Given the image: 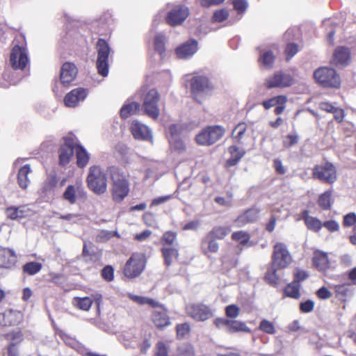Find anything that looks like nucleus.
Masks as SVG:
<instances>
[{
    "label": "nucleus",
    "mask_w": 356,
    "mask_h": 356,
    "mask_svg": "<svg viewBox=\"0 0 356 356\" xmlns=\"http://www.w3.org/2000/svg\"><path fill=\"white\" fill-rule=\"evenodd\" d=\"M107 172L111 181V194L115 203H121L129 194V174L117 166L108 168Z\"/></svg>",
    "instance_id": "obj_1"
},
{
    "label": "nucleus",
    "mask_w": 356,
    "mask_h": 356,
    "mask_svg": "<svg viewBox=\"0 0 356 356\" xmlns=\"http://www.w3.org/2000/svg\"><path fill=\"white\" fill-rule=\"evenodd\" d=\"M86 181L88 189L95 195H103L107 191V175L99 165H94L89 168Z\"/></svg>",
    "instance_id": "obj_2"
},
{
    "label": "nucleus",
    "mask_w": 356,
    "mask_h": 356,
    "mask_svg": "<svg viewBox=\"0 0 356 356\" xmlns=\"http://www.w3.org/2000/svg\"><path fill=\"white\" fill-rule=\"evenodd\" d=\"M191 95L198 104H202L206 96L210 95L214 86L209 77L204 75H195L190 80Z\"/></svg>",
    "instance_id": "obj_3"
},
{
    "label": "nucleus",
    "mask_w": 356,
    "mask_h": 356,
    "mask_svg": "<svg viewBox=\"0 0 356 356\" xmlns=\"http://www.w3.org/2000/svg\"><path fill=\"white\" fill-rule=\"evenodd\" d=\"M312 178L323 184L332 185L338 179L337 169L335 165L330 161L316 164L312 168Z\"/></svg>",
    "instance_id": "obj_4"
},
{
    "label": "nucleus",
    "mask_w": 356,
    "mask_h": 356,
    "mask_svg": "<svg viewBox=\"0 0 356 356\" xmlns=\"http://www.w3.org/2000/svg\"><path fill=\"white\" fill-rule=\"evenodd\" d=\"M147 259L144 253L134 252L126 261L122 273L129 279L139 277L145 268Z\"/></svg>",
    "instance_id": "obj_5"
},
{
    "label": "nucleus",
    "mask_w": 356,
    "mask_h": 356,
    "mask_svg": "<svg viewBox=\"0 0 356 356\" xmlns=\"http://www.w3.org/2000/svg\"><path fill=\"white\" fill-rule=\"evenodd\" d=\"M96 50L97 52L96 60L97 72L99 75L105 77L108 74L109 56L111 49L106 40L99 38L96 44Z\"/></svg>",
    "instance_id": "obj_6"
},
{
    "label": "nucleus",
    "mask_w": 356,
    "mask_h": 356,
    "mask_svg": "<svg viewBox=\"0 0 356 356\" xmlns=\"http://www.w3.org/2000/svg\"><path fill=\"white\" fill-rule=\"evenodd\" d=\"M314 77L320 85L325 88H338L341 85L340 76L332 68L319 67L314 71Z\"/></svg>",
    "instance_id": "obj_7"
},
{
    "label": "nucleus",
    "mask_w": 356,
    "mask_h": 356,
    "mask_svg": "<svg viewBox=\"0 0 356 356\" xmlns=\"http://www.w3.org/2000/svg\"><path fill=\"white\" fill-rule=\"evenodd\" d=\"M293 262V257L286 244L277 242L273 245L271 255V264L278 268H286Z\"/></svg>",
    "instance_id": "obj_8"
},
{
    "label": "nucleus",
    "mask_w": 356,
    "mask_h": 356,
    "mask_svg": "<svg viewBox=\"0 0 356 356\" xmlns=\"http://www.w3.org/2000/svg\"><path fill=\"white\" fill-rule=\"evenodd\" d=\"M225 132V129L221 126H208L196 135L195 140L201 145H211L219 140Z\"/></svg>",
    "instance_id": "obj_9"
},
{
    "label": "nucleus",
    "mask_w": 356,
    "mask_h": 356,
    "mask_svg": "<svg viewBox=\"0 0 356 356\" xmlns=\"http://www.w3.org/2000/svg\"><path fill=\"white\" fill-rule=\"evenodd\" d=\"M160 95L157 90L151 89L144 96L142 108L144 114L156 120L159 116Z\"/></svg>",
    "instance_id": "obj_10"
},
{
    "label": "nucleus",
    "mask_w": 356,
    "mask_h": 356,
    "mask_svg": "<svg viewBox=\"0 0 356 356\" xmlns=\"http://www.w3.org/2000/svg\"><path fill=\"white\" fill-rule=\"evenodd\" d=\"M293 78L289 74L283 71H277L272 76H268L264 81V86L267 89L285 88L293 84Z\"/></svg>",
    "instance_id": "obj_11"
},
{
    "label": "nucleus",
    "mask_w": 356,
    "mask_h": 356,
    "mask_svg": "<svg viewBox=\"0 0 356 356\" xmlns=\"http://www.w3.org/2000/svg\"><path fill=\"white\" fill-rule=\"evenodd\" d=\"M186 312L195 321H205L213 317L211 307L202 302L192 303L186 306Z\"/></svg>",
    "instance_id": "obj_12"
},
{
    "label": "nucleus",
    "mask_w": 356,
    "mask_h": 356,
    "mask_svg": "<svg viewBox=\"0 0 356 356\" xmlns=\"http://www.w3.org/2000/svg\"><path fill=\"white\" fill-rule=\"evenodd\" d=\"M63 140L64 143L58 150V164L60 166H65L70 162L76 146V143L72 137H64Z\"/></svg>",
    "instance_id": "obj_13"
},
{
    "label": "nucleus",
    "mask_w": 356,
    "mask_h": 356,
    "mask_svg": "<svg viewBox=\"0 0 356 356\" xmlns=\"http://www.w3.org/2000/svg\"><path fill=\"white\" fill-rule=\"evenodd\" d=\"M10 62L13 69L24 70L29 63L26 49L24 47L15 45L11 50Z\"/></svg>",
    "instance_id": "obj_14"
},
{
    "label": "nucleus",
    "mask_w": 356,
    "mask_h": 356,
    "mask_svg": "<svg viewBox=\"0 0 356 356\" xmlns=\"http://www.w3.org/2000/svg\"><path fill=\"white\" fill-rule=\"evenodd\" d=\"M63 197L70 204H74L78 200H85L87 197V192L81 183H76L67 186Z\"/></svg>",
    "instance_id": "obj_15"
},
{
    "label": "nucleus",
    "mask_w": 356,
    "mask_h": 356,
    "mask_svg": "<svg viewBox=\"0 0 356 356\" xmlns=\"http://www.w3.org/2000/svg\"><path fill=\"white\" fill-rule=\"evenodd\" d=\"M189 15L188 8L186 6H175L165 17V22L171 26L181 25Z\"/></svg>",
    "instance_id": "obj_16"
},
{
    "label": "nucleus",
    "mask_w": 356,
    "mask_h": 356,
    "mask_svg": "<svg viewBox=\"0 0 356 356\" xmlns=\"http://www.w3.org/2000/svg\"><path fill=\"white\" fill-rule=\"evenodd\" d=\"M89 90L87 88L81 87L74 88L65 95L63 99L64 104L67 107L75 108L86 99Z\"/></svg>",
    "instance_id": "obj_17"
},
{
    "label": "nucleus",
    "mask_w": 356,
    "mask_h": 356,
    "mask_svg": "<svg viewBox=\"0 0 356 356\" xmlns=\"http://www.w3.org/2000/svg\"><path fill=\"white\" fill-rule=\"evenodd\" d=\"M23 320V313L12 309L0 314V324L4 327L17 326Z\"/></svg>",
    "instance_id": "obj_18"
},
{
    "label": "nucleus",
    "mask_w": 356,
    "mask_h": 356,
    "mask_svg": "<svg viewBox=\"0 0 356 356\" xmlns=\"http://www.w3.org/2000/svg\"><path fill=\"white\" fill-rule=\"evenodd\" d=\"M78 74V69L76 65L72 62H65L63 64L60 72V80L64 86H69L76 79Z\"/></svg>",
    "instance_id": "obj_19"
},
{
    "label": "nucleus",
    "mask_w": 356,
    "mask_h": 356,
    "mask_svg": "<svg viewBox=\"0 0 356 356\" xmlns=\"http://www.w3.org/2000/svg\"><path fill=\"white\" fill-rule=\"evenodd\" d=\"M314 268L319 272L325 273L330 268V261L327 252L315 250L312 259Z\"/></svg>",
    "instance_id": "obj_20"
},
{
    "label": "nucleus",
    "mask_w": 356,
    "mask_h": 356,
    "mask_svg": "<svg viewBox=\"0 0 356 356\" xmlns=\"http://www.w3.org/2000/svg\"><path fill=\"white\" fill-rule=\"evenodd\" d=\"M287 101L288 99L286 95H277L267 100H264L262 102V106L266 110L276 106L274 109V113L275 115H280L284 111Z\"/></svg>",
    "instance_id": "obj_21"
},
{
    "label": "nucleus",
    "mask_w": 356,
    "mask_h": 356,
    "mask_svg": "<svg viewBox=\"0 0 356 356\" xmlns=\"http://www.w3.org/2000/svg\"><path fill=\"white\" fill-rule=\"evenodd\" d=\"M160 310H154L152 314V321L156 327L163 330L171 324L170 319L167 314V309L160 305Z\"/></svg>",
    "instance_id": "obj_22"
},
{
    "label": "nucleus",
    "mask_w": 356,
    "mask_h": 356,
    "mask_svg": "<svg viewBox=\"0 0 356 356\" xmlns=\"http://www.w3.org/2000/svg\"><path fill=\"white\" fill-rule=\"evenodd\" d=\"M17 262V254L8 248L0 245V268H10Z\"/></svg>",
    "instance_id": "obj_23"
},
{
    "label": "nucleus",
    "mask_w": 356,
    "mask_h": 356,
    "mask_svg": "<svg viewBox=\"0 0 356 356\" xmlns=\"http://www.w3.org/2000/svg\"><path fill=\"white\" fill-rule=\"evenodd\" d=\"M350 60V51L348 47H338L333 53L332 63L336 66H346Z\"/></svg>",
    "instance_id": "obj_24"
},
{
    "label": "nucleus",
    "mask_w": 356,
    "mask_h": 356,
    "mask_svg": "<svg viewBox=\"0 0 356 356\" xmlns=\"http://www.w3.org/2000/svg\"><path fill=\"white\" fill-rule=\"evenodd\" d=\"M197 49V42L195 40L192 39L179 46L175 52L179 58H186L192 56Z\"/></svg>",
    "instance_id": "obj_25"
},
{
    "label": "nucleus",
    "mask_w": 356,
    "mask_h": 356,
    "mask_svg": "<svg viewBox=\"0 0 356 356\" xmlns=\"http://www.w3.org/2000/svg\"><path fill=\"white\" fill-rule=\"evenodd\" d=\"M200 249L202 253L210 257L211 254L217 253L219 250V244L216 241L207 234L201 240Z\"/></svg>",
    "instance_id": "obj_26"
},
{
    "label": "nucleus",
    "mask_w": 356,
    "mask_h": 356,
    "mask_svg": "<svg viewBox=\"0 0 356 356\" xmlns=\"http://www.w3.org/2000/svg\"><path fill=\"white\" fill-rule=\"evenodd\" d=\"M258 210L254 209H248L234 220V223L238 227H244L248 224L255 222L258 218Z\"/></svg>",
    "instance_id": "obj_27"
},
{
    "label": "nucleus",
    "mask_w": 356,
    "mask_h": 356,
    "mask_svg": "<svg viewBox=\"0 0 356 356\" xmlns=\"http://www.w3.org/2000/svg\"><path fill=\"white\" fill-rule=\"evenodd\" d=\"M301 218L304 221L306 227L314 232H318L323 227L322 222L316 217L309 216L308 210L302 211Z\"/></svg>",
    "instance_id": "obj_28"
},
{
    "label": "nucleus",
    "mask_w": 356,
    "mask_h": 356,
    "mask_svg": "<svg viewBox=\"0 0 356 356\" xmlns=\"http://www.w3.org/2000/svg\"><path fill=\"white\" fill-rule=\"evenodd\" d=\"M231 157L228 159L225 164L227 168L236 165L245 154V151L236 145H231L228 148Z\"/></svg>",
    "instance_id": "obj_29"
},
{
    "label": "nucleus",
    "mask_w": 356,
    "mask_h": 356,
    "mask_svg": "<svg viewBox=\"0 0 356 356\" xmlns=\"http://www.w3.org/2000/svg\"><path fill=\"white\" fill-rule=\"evenodd\" d=\"M32 172L31 165L29 164H25L22 166L17 172V181L19 186L25 190L28 188L31 183L29 175Z\"/></svg>",
    "instance_id": "obj_30"
},
{
    "label": "nucleus",
    "mask_w": 356,
    "mask_h": 356,
    "mask_svg": "<svg viewBox=\"0 0 356 356\" xmlns=\"http://www.w3.org/2000/svg\"><path fill=\"white\" fill-rule=\"evenodd\" d=\"M30 210L26 206L19 207L11 206L6 209L5 213L8 218L10 220H17L24 218L29 216Z\"/></svg>",
    "instance_id": "obj_31"
},
{
    "label": "nucleus",
    "mask_w": 356,
    "mask_h": 356,
    "mask_svg": "<svg viewBox=\"0 0 356 356\" xmlns=\"http://www.w3.org/2000/svg\"><path fill=\"white\" fill-rule=\"evenodd\" d=\"M284 268H278L276 266H273L271 264L264 275V280L269 285L277 287L281 283V277L278 274V270H283Z\"/></svg>",
    "instance_id": "obj_32"
},
{
    "label": "nucleus",
    "mask_w": 356,
    "mask_h": 356,
    "mask_svg": "<svg viewBox=\"0 0 356 356\" xmlns=\"http://www.w3.org/2000/svg\"><path fill=\"white\" fill-rule=\"evenodd\" d=\"M131 132L136 139H147L150 136V131L147 127L138 122H134L131 125Z\"/></svg>",
    "instance_id": "obj_33"
},
{
    "label": "nucleus",
    "mask_w": 356,
    "mask_h": 356,
    "mask_svg": "<svg viewBox=\"0 0 356 356\" xmlns=\"http://www.w3.org/2000/svg\"><path fill=\"white\" fill-rule=\"evenodd\" d=\"M140 104L136 102L124 104L120 111V115L123 119H127L131 115H137L140 112Z\"/></svg>",
    "instance_id": "obj_34"
},
{
    "label": "nucleus",
    "mask_w": 356,
    "mask_h": 356,
    "mask_svg": "<svg viewBox=\"0 0 356 356\" xmlns=\"http://www.w3.org/2000/svg\"><path fill=\"white\" fill-rule=\"evenodd\" d=\"M161 252L166 266H170L173 259H177L179 256V249L177 247L161 248Z\"/></svg>",
    "instance_id": "obj_35"
},
{
    "label": "nucleus",
    "mask_w": 356,
    "mask_h": 356,
    "mask_svg": "<svg viewBox=\"0 0 356 356\" xmlns=\"http://www.w3.org/2000/svg\"><path fill=\"white\" fill-rule=\"evenodd\" d=\"M75 153L77 166L80 168H85L90 160L89 154L81 145L78 143H76Z\"/></svg>",
    "instance_id": "obj_36"
},
{
    "label": "nucleus",
    "mask_w": 356,
    "mask_h": 356,
    "mask_svg": "<svg viewBox=\"0 0 356 356\" xmlns=\"http://www.w3.org/2000/svg\"><path fill=\"white\" fill-rule=\"evenodd\" d=\"M300 284L291 282L286 284L283 290L284 297L298 300L300 298Z\"/></svg>",
    "instance_id": "obj_37"
},
{
    "label": "nucleus",
    "mask_w": 356,
    "mask_h": 356,
    "mask_svg": "<svg viewBox=\"0 0 356 356\" xmlns=\"http://www.w3.org/2000/svg\"><path fill=\"white\" fill-rule=\"evenodd\" d=\"M230 232V228L227 226H215L207 234L216 240H223Z\"/></svg>",
    "instance_id": "obj_38"
},
{
    "label": "nucleus",
    "mask_w": 356,
    "mask_h": 356,
    "mask_svg": "<svg viewBox=\"0 0 356 356\" xmlns=\"http://www.w3.org/2000/svg\"><path fill=\"white\" fill-rule=\"evenodd\" d=\"M332 191L331 189L325 191L318 196L317 203L318 207L323 210H330L332 207L331 197Z\"/></svg>",
    "instance_id": "obj_39"
},
{
    "label": "nucleus",
    "mask_w": 356,
    "mask_h": 356,
    "mask_svg": "<svg viewBox=\"0 0 356 356\" xmlns=\"http://www.w3.org/2000/svg\"><path fill=\"white\" fill-rule=\"evenodd\" d=\"M128 297L133 302L140 305H149L153 308H156L160 306L159 302L152 298L134 295L131 293H129Z\"/></svg>",
    "instance_id": "obj_40"
},
{
    "label": "nucleus",
    "mask_w": 356,
    "mask_h": 356,
    "mask_svg": "<svg viewBox=\"0 0 356 356\" xmlns=\"http://www.w3.org/2000/svg\"><path fill=\"white\" fill-rule=\"evenodd\" d=\"M248 129V124L245 122H239L234 128L232 132V138L238 143H241L244 138Z\"/></svg>",
    "instance_id": "obj_41"
},
{
    "label": "nucleus",
    "mask_w": 356,
    "mask_h": 356,
    "mask_svg": "<svg viewBox=\"0 0 356 356\" xmlns=\"http://www.w3.org/2000/svg\"><path fill=\"white\" fill-rule=\"evenodd\" d=\"M177 233L172 231L165 232L160 240L161 248L176 247L175 243L177 240Z\"/></svg>",
    "instance_id": "obj_42"
},
{
    "label": "nucleus",
    "mask_w": 356,
    "mask_h": 356,
    "mask_svg": "<svg viewBox=\"0 0 356 356\" xmlns=\"http://www.w3.org/2000/svg\"><path fill=\"white\" fill-rule=\"evenodd\" d=\"M231 238L240 245L245 246L248 245L250 242V235L248 232L243 230L236 231L232 234Z\"/></svg>",
    "instance_id": "obj_43"
},
{
    "label": "nucleus",
    "mask_w": 356,
    "mask_h": 356,
    "mask_svg": "<svg viewBox=\"0 0 356 356\" xmlns=\"http://www.w3.org/2000/svg\"><path fill=\"white\" fill-rule=\"evenodd\" d=\"M275 60V56L272 51H266L264 52L259 58V63L264 67L270 69L273 67Z\"/></svg>",
    "instance_id": "obj_44"
},
{
    "label": "nucleus",
    "mask_w": 356,
    "mask_h": 356,
    "mask_svg": "<svg viewBox=\"0 0 356 356\" xmlns=\"http://www.w3.org/2000/svg\"><path fill=\"white\" fill-rule=\"evenodd\" d=\"M93 300L90 297H76L73 300L74 305L76 308L83 311H88L90 309Z\"/></svg>",
    "instance_id": "obj_45"
},
{
    "label": "nucleus",
    "mask_w": 356,
    "mask_h": 356,
    "mask_svg": "<svg viewBox=\"0 0 356 356\" xmlns=\"http://www.w3.org/2000/svg\"><path fill=\"white\" fill-rule=\"evenodd\" d=\"M348 286L349 283H344L341 284H336L333 286L335 297L343 302H345L346 297L349 293Z\"/></svg>",
    "instance_id": "obj_46"
},
{
    "label": "nucleus",
    "mask_w": 356,
    "mask_h": 356,
    "mask_svg": "<svg viewBox=\"0 0 356 356\" xmlns=\"http://www.w3.org/2000/svg\"><path fill=\"white\" fill-rule=\"evenodd\" d=\"M42 266L40 263L36 261H30L26 263L22 266L23 273L29 275H33L41 270Z\"/></svg>",
    "instance_id": "obj_47"
},
{
    "label": "nucleus",
    "mask_w": 356,
    "mask_h": 356,
    "mask_svg": "<svg viewBox=\"0 0 356 356\" xmlns=\"http://www.w3.org/2000/svg\"><path fill=\"white\" fill-rule=\"evenodd\" d=\"M154 47L155 51L163 55L165 51V36L159 33L154 38Z\"/></svg>",
    "instance_id": "obj_48"
},
{
    "label": "nucleus",
    "mask_w": 356,
    "mask_h": 356,
    "mask_svg": "<svg viewBox=\"0 0 356 356\" xmlns=\"http://www.w3.org/2000/svg\"><path fill=\"white\" fill-rule=\"evenodd\" d=\"M3 337L6 339L10 341V342H15L19 345L24 340V335L21 330L9 332L6 333Z\"/></svg>",
    "instance_id": "obj_49"
},
{
    "label": "nucleus",
    "mask_w": 356,
    "mask_h": 356,
    "mask_svg": "<svg viewBox=\"0 0 356 356\" xmlns=\"http://www.w3.org/2000/svg\"><path fill=\"white\" fill-rule=\"evenodd\" d=\"M19 344L10 342L2 350V356H19Z\"/></svg>",
    "instance_id": "obj_50"
},
{
    "label": "nucleus",
    "mask_w": 356,
    "mask_h": 356,
    "mask_svg": "<svg viewBox=\"0 0 356 356\" xmlns=\"http://www.w3.org/2000/svg\"><path fill=\"white\" fill-rule=\"evenodd\" d=\"M247 330H248V328L247 327L245 323L236 320H229V326L227 329V331L229 332L234 333Z\"/></svg>",
    "instance_id": "obj_51"
},
{
    "label": "nucleus",
    "mask_w": 356,
    "mask_h": 356,
    "mask_svg": "<svg viewBox=\"0 0 356 356\" xmlns=\"http://www.w3.org/2000/svg\"><path fill=\"white\" fill-rule=\"evenodd\" d=\"M259 329L261 332L268 334H274L276 332L274 323L266 319H263L261 321L259 325Z\"/></svg>",
    "instance_id": "obj_52"
},
{
    "label": "nucleus",
    "mask_w": 356,
    "mask_h": 356,
    "mask_svg": "<svg viewBox=\"0 0 356 356\" xmlns=\"http://www.w3.org/2000/svg\"><path fill=\"white\" fill-rule=\"evenodd\" d=\"M191 327L187 323L178 324L176 326L177 337L178 339H183L190 333Z\"/></svg>",
    "instance_id": "obj_53"
},
{
    "label": "nucleus",
    "mask_w": 356,
    "mask_h": 356,
    "mask_svg": "<svg viewBox=\"0 0 356 356\" xmlns=\"http://www.w3.org/2000/svg\"><path fill=\"white\" fill-rule=\"evenodd\" d=\"M229 17V11L226 8H222L216 10L212 17L214 22L220 23L226 20Z\"/></svg>",
    "instance_id": "obj_54"
},
{
    "label": "nucleus",
    "mask_w": 356,
    "mask_h": 356,
    "mask_svg": "<svg viewBox=\"0 0 356 356\" xmlns=\"http://www.w3.org/2000/svg\"><path fill=\"white\" fill-rule=\"evenodd\" d=\"M299 141V136L297 134H288L283 140V147L289 149L292 146L296 145Z\"/></svg>",
    "instance_id": "obj_55"
},
{
    "label": "nucleus",
    "mask_w": 356,
    "mask_h": 356,
    "mask_svg": "<svg viewBox=\"0 0 356 356\" xmlns=\"http://www.w3.org/2000/svg\"><path fill=\"white\" fill-rule=\"evenodd\" d=\"M298 49L299 48L297 44L293 42L287 44L284 49V54L286 55V60H289L291 59V58L298 53Z\"/></svg>",
    "instance_id": "obj_56"
},
{
    "label": "nucleus",
    "mask_w": 356,
    "mask_h": 356,
    "mask_svg": "<svg viewBox=\"0 0 356 356\" xmlns=\"http://www.w3.org/2000/svg\"><path fill=\"white\" fill-rule=\"evenodd\" d=\"M102 277L106 282H111L114 279V268L110 265L103 268L101 271Z\"/></svg>",
    "instance_id": "obj_57"
},
{
    "label": "nucleus",
    "mask_w": 356,
    "mask_h": 356,
    "mask_svg": "<svg viewBox=\"0 0 356 356\" xmlns=\"http://www.w3.org/2000/svg\"><path fill=\"white\" fill-rule=\"evenodd\" d=\"M342 225L344 227L356 225V213L351 212L343 216Z\"/></svg>",
    "instance_id": "obj_58"
},
{
    "label": "nucleus",
    "mask_w": 356,
    "mask_h": 356,
    "mask_svg": "<svg viewBox=\"0 0 356 356\" xmlns=\"http://www.w3.org/2000/svg\"><path fill=\"white\" fill-rule=\"evenodd\" d=\"M240 314V309L236 305H229L225 308V314L231 318H236Z\"/></svg>",
    "instance_id": "obj_59"
},
{
    "label": "nucleus",
    "mask_w": 356,
    "mask_h": 356,
    "mask_svg": "<svg viewBox=\"0 0 356 356\" xmlns=\"http://www.w3.org/2000/svg\"><path fill=\"white\" fill-rule=\"evenodd\" d=\"M314 302L312 300H307L300 303L299 309L301 313H309L314 310Z\"/></svg>",
    "instance_id": "obj_60"
},
{
    "label": "nucleus",
    "mask_w": 356,
    "mask_h": 356,
    "mask_svg": "<svg viewBox=\"0 0 356 356\" xmlns=\"http://www.w3.org/2000/svg\"><path fill=\"white\" fill-rule=\"evenodd\" d=\"M154 356H168V348L163 341H159L156 345Z\"/></svg>",
    "instance_id": "obj_61"
},
{
    "label": "nucleus",
    "mask_w": 356,
    "mask_h": 356,
    "mask_svg": "<svg viewBox=\"0 0 356 356\" xmlns=\"http://www.w3.org/2000/svg\"><path fill=\"white\" fill-rule=\"evenodd\" d=\"M308 274L306 271L298 270L293 275V280L292 282L300 284V282L304 281L308 277Z\"/></svg>",
    "instance_id": "obj_62"
},
{
    "label": "nucleus",
    "mask_w": 356,
    "mask_h": 356,
    "mask_svg": "<svg viewBox=\"0 0 356 356\" xmlns=\"http://www.w3.org/2000/svg\"><path fill=\"white\" fill-rule=\"evenodd\" d=\"M232 3L238 13H244L247 8V2L245 0H233Z\"/></svg>",
    "instance_id": "obj_63"
},
{
    "label": "nucleus",
    "mask_w": 356,
    "mask_h": 356,
    "mask_svg": "<svg viewBox=\"0 0 356 356\" xmlns=\"http://www.w3.org/2000/svg\"><path fill=\"white\" fill-rule=\"evenodd\" d=\"M180 356H195V351L193 346L186 344L179 350Z\"/></svg>",
    "instance_id": "obj_64"
}]
</instances>
